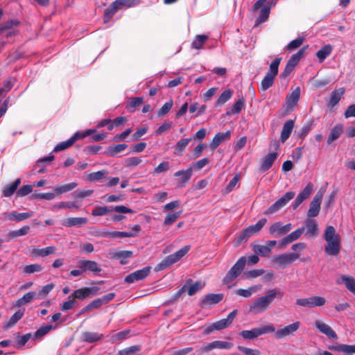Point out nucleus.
Masks as SVG:
<instances>
[{
	"mask_svg": "<svg viewBox=\"0 0 355 355\" xmlns=\"http://www.w3.org/2000/svg\"><path fill=\"white\" fill-rule=\"evenodd\" d=\"M223 298V295L218 294H208L204 296L201 301V306H205L207 305H213L220 302Z\"/></svg>",
	"mask_w": 355,
	"mask_h": 355,
	"instance_id": "nucleus-25",
	"label": "nucleus"
},
{
	"mask_svg": "<svg viewBox=\"0 0 355 355\" xmlns=\"http://www.w3.org/2000/svg\"><path fill=\"white\" fill-rule=\"evenodd\" d=\"M87 223V218L84 217H71L63 220L62 224L66 227H80Z\"/></svg>",
	"mask_w": 355,
	"mask_h": 355,
	"instance_id": "nucleus-26",
	"label": "nucleus"
},
{
	"mask_svg": "<svg viewBox=\"0 0 355 355\" xmlns=\"http://www.w3.org/2000/svg\"><path fill=\"white\" fill-rule=\"evenodd\" d=\"M53 328V327L51 324L42 326L36 331V332L35 333V336L37 338L42 337L46 334H48Z\"/></svg>",
	"mask_w": 355,
	"mask_h": 355,
	"instance_id": "nucleus-63",
	"label": "nucleus"
},
{
	"mask_svg": "<svg viewBox=\"0 0 355 355\" xmlns=\"http://www.w3.org/2000/svg\"><path fill=\"white\" fill-rule=\"evenodd\" d=\"M21 183V179L17 178L12 183L6 185L3 190V196L5 197L11 196L17 190Z\"/></svg>",
	"mask_w": 355,
	"mask_h": 355,
	"instance_id": "nucleus-34",
	"label": "nucleus"
},
{
	"mask_svg": "<svg viewBox=\"0 0 355 355\" xmlns=\"http://www.w3.org/2000/svg\"><path fill=\"white\" fill-rule=\"evenodd\" d=\"M304 231L305 228L304 227L297 229L294 232H291L286 236L282 239L279 241V244L284 247L286 246L289 243H291L292 242L300 239L302 234L304 232Z\"/></svg>",
	"mask_w": 355,
	"mask_h": 355,
	"instance_id": "nucleus-19",
	"label": "nucleus"
},
{
	"mask_svg": "<svg viewBox=\"0 0 355 355\" xmlns=\"http://www.w3.org/2000/svg\"><path fill=\"white\" fill-rule=\"evenodd\" d=\"M343 131V127L342 125H335L330 132L329 137L327 139V144H330L336 139H338Z\"/></svg>",
	"mask_w": 355,
	"mask_h": 355,
	"instance_id": "nucleus-39",
	"label": "nucleus"
},
{
	"mask_svg": "<svg viewBox=\"0 0 355 355\" xmlns=\"http://www.w3.org/2000/svg\"><path fill=\"white\" fill-rule=\"evenodd\" d=\"M128 146L125 144L110 146L106 148L105 154L109 157H114L118 153L123 151L127 148Z\"/></svg>",
	"mask_w": 355,
	"mask_h": 355,
	"instance_id": "nucleus-35",
	"label": "nucleus"
},
{
	"mask_svg": "<svg viewBox=\"0 0 355 355\" xmlns=\"http://www.w3.org/2000/svg\"><path fill=\"white\" fill-rule=\"evenodd\" d=\"M331 50L332 48L330 45H325L321 49H320L316 53V55L320 62L324 61V59L330 55Z\"/></svg>",
	"mask_w": 355,
	"mask_h": 355,
	"instance_id": "nucleus-51",
	"label": "nucleus"
},
{
	"mask_svg": "<svg viewBox=\"0 0 355 355\" xmlns=\"http://www.w3.org/2000/svg\"><path fill=\"white\" fill-rule=\"evenodd\" d=\"M19 24V22L18 20H10L6 22L0 27V36H2L5 31L12 30V28L18 26Z\"/></svg>",
	"mask_w": 355,
	"mask_h": 355,
	"instance_id": "nucleus-59",
	"label": "nucleus"
},
{
	"mask_svg": "<svg viewBox=\"0 0 355 355\" xmlns=\"http://www.w3.org/2000/svg\"><path fill=\"white\" fill-rule=\"evenodd\" d=\"M78 266L79 268L83 269L84 272L87 270L93 272H100L101 271V268L94 261H80L78 262Z\"/></svg>",
	"mask_w": 355,
	"mask_h": 355,
	"instance_id": "nucleus-22",
	"label": "nucleus"
},
{
	"mask_svg": "<svg viewBox=\"0 0 355 355\" xmlns=\"http://www.w3.org/2000/svg\"><path fill=\"white\" fill-rule=\"evenodd\" d=\"M36 297H37V293L35 292H34V291L28 292V293H26L25 295H24V296L18 299L15 302L14 306L20 307L23 305H25L26 304L31 302L34 298H36Z\"/></svg>",
	"mask_w": 355,
	"mask_h": 355,
	"instance_id": "nucleus-38",
	"label": "nucleus"
},
{
	"mask_svg": "<svg viewBox=\"0 0 355 355\" xmlns=\"http://www.w3.org/2000/svg\"><path fill=\"white\" fill-rule=\"evenodd\" d=\"M293 128V120H288L287 121L285 122L281 132L280 140L282 142H285L289 138Z\"/></svg>",
	"mask_w": 355,
	"mask_h": 355,
	"instance_id": "nucleus-30",
	"label": "nucleus"
},
{
	"mask_svg": "<svg viewBox=\"0 0 355 355\" xmlns=\"http://www.w3.org/2000/svg\"><path fill=\"white\" fill-rule=\"evenodd\" d=\"M281 60L282 58H277L270 64L269 69L261 83V89L263 91L267 90L274 84Z\"/></svg>",
	"mask_w": 355,
	"mask_h": 355,
	"instance_id": "nucleus-4",
	"label": "nucleus"
},
{
	"mask_svg": "<svg viewBox=\"0 0 355 355\" xmlns=\"http://www.w3.org/2000/svg\"><path fill=\"white\" fill-rule=\"evenodd\" d=\"M345 92V89L343 87H340L333 91L330 96L329 106L331 107L336 106L340 101L342 96L344 95Z\"/></svg>",
	"mask_w": 355,
	"mask_h": 355,
	"instance_id": "nucleus-31",
	"label": "nucleus"
},
{
	"mask_svg": "<svg viewBox=\"0 0 355 355\" xmlns=\"http://www.w3.org/2000/svg\"><path fill=\"white\" fill-rule=\"evenodd\" d=\"M300 325L299 321L295 322L283 328L278 329L275 334V338L281 339L294 334L297 331Z\"/></svg>",
	"mask_w": 355,
	"mask_h": 355,
	"instance_id": "nucleus-12",
	"label": "nucleus"
},
{
	"mask_svg": "<svg viewBox=\"0 0 355 355\" xmlns=\"http://www.w3.org/2000/svg\"><path fill=\"white\" fill-rule=\"evenodd\" d=\"M300 255L296 253H286L273 257L272 261L284 268L297 260Z\"/></svg>",
	"mask_w": 355,
	"mask_h": 355,
	"instance_id": "nucleus-11",
	"label": "nucleus"
},
{
	"mask_svg": "<svg viewBox=\"0 0 355 355\" xmlns=\"http://www.w3.org/2000/svg\"><path fill=\"white\" fill-rule=\"evenodd\" d=\"M55 287V285L53 283L46 284L42 286L37 295L36 298L42 299L45 297Z\"/></svg>",
	"mask_w": 355,
	"mask_h": 355,
	"instance_id": "nucleus-53",
	"label": "nucleus"
},
{
	"mask_svg": "<svg viewBox=\"0 0 355 355\" xmlns=\"http://www.w3.org/2000/svg\"><path fill=\"white\" fill-rule=\"evenodd\" d=\"M300 96V88L296 87L290 94H288L286 99L287 108L292 109L297 104Z\"/></svg>",
	"mask_w": 355,
	"mask_h": 355,
	"instance_id": "nucleus-24",
	"label": "nucleus"
},
{
	"mask_svg": "<svg viewBox=\"0 0 355 355\" xmlns=\"http://www.w3.org/2000/svg\"><path fill=\"white\" fill-rule=\"evenodd\" d=\"M233 94V91L231 89L225 90L218 97L217 104L223 105L230 100Z\"/></svg>",
	"mask_w": 355,
	"mask_h": 355,
	"instance_id": "nucleus-56",
	"label": "nucleus"
},
{
	"mask_svg": "<svg viewBox=\"0 0 355 355\" xmlns=\"http://www.w3.org/2000/svg\"><path fill=\"white\" fill-rule=\"evenodd\" d=\"M257 329H258L259 336H261V335L266 334H269V333H275V332H276L275 327L274 324L272 323L268 324L266 325H263V326L257 328Z\"/></svg>",
	"mask_w": 355,
	"mask_h": 355,
	"instance_id": "nucleus-58",
	"label": "nucleus"
},
{
	"mask_svg": "<svg viewBox=\"0 0 355 355\" xmlns=\"http://www.w3.org/2000/svg\"><path fill=\"white\" fill-rule=\"evenodd\" d=\"M331 350H336L346 354L355 353V345H349L345 344H341L336 347H329Z\"/></svg>",
	"mask_w": 355,
	"mask_h": 355,
	"instance_id": "nucleus-46",
	"label": "nucleus"
},
{
	"mask_svg": "<svg viewBox=\"0 0 355 355\" xmlns=\"http://www.w3.org/2000/svg\"><path fill=\"white\" fill-rule=\"evenodd\" d=\"M77 185L78 184L76 182H71L64 185L57 186L54 187L53 191L56 194L60 195L73 190Z\"/></svg>",
	"mask_w": 355,
	"mask_h": 355,
	"instance_id": "nucleus-42",
	"label": "nucleus"
},
{
	"mask_svg": "<svg viewBox=\"0 0 355 355\" xmlns=\"http://www.w3.org/2000/svg\"><path fill=\"white\" fill-rule=\"evenodd\" d=\"M55 251L56 247L51 245L44 248H35L32 250L31 254L35 257H45L50 254H55Z\"/></svg>",
	"mask_w": 355,
	"mask_h": 355,
	"instance_id": "nucleus-28",
	"label": "nucleus"
},
{
	"mask_svg": "<svg viewBox=\"0 0 355 355\" xmlns=\"http://www.w3.org/2000/svg\"><path fill=\"white\" fill-rule=\"evenodd\" d=\"M338 284H344L345 288L355 295V279L349 275H342L336 280Z\"/></svg>",
	"mask_w": 355,
	"mask_h": 355,
	"instance_id": "nucleus-21",
	"label": "nucleus"
},
{
	"mask_svg": "<svg viewBox=\"0 0 355 355\" xmlns=\"http://www.w3.org/2000/svg\"><path fill=\"white\" fill-rule=\"evenodd\" d=\"M323 194L321 192H318L311 202L309 209L308 210L307 216L310 218L317 216L320 210V205L322 202Z\"/></svg>",
	"mask_w": 355,
	"mask_h": 355,
	"instance_id": "nucleus-13",
	"label": "nucleus"
},
{
	"mask_svg": "<svg viewBox=\"0 0 355 355\" xmlns=\"http://www.w3.org/2000/svg\"><path fill=\"white\" fill-rule=\"evenodd\" d=\"M315 325L317 329L322 334L327 336L329 338L337 339L338 336L332 328L327 324L320 320H315Z\"/></svg>",
	"mask_w": 355,
	"mask_h": 355,
	"instance_id": "nucleus-16",
	"label": "nucleus"
},
{
	"mask_svg": "<svg viewBox=\"0 0 355 355\" xmlns=\"http://www.w3.org/2000/svg\"><path fill=\"white\" fill-rule=\"evenodd\" d=\"M136 3V0H116L109 8L105 10L104 21L107 22L118 10L123 7H131Z\"/></svg>",
	"mask_w": 355,
	"mask_h": 355,
	"instance_id": "nucleus-6",
	"label": "nucleus"
},
{
	"mask_svg": "<svg viewBox=\"0 0 355 355\" xmlns=\"http://www.w3.org/2000/svg\"><path fill=\"white\" fill-rule=\"evenodd\" d=\"M104 338L103 334L98 332L85 331L82 334V339L84 342L92 343L98 341Z\"/></svg>",
	"mask_w": 355,
	"mask_h": 355,
	"instance_id": "nucleus-33",
	"label": "nucleus"
},
{
	"mask_svg": "<svg viewBox=\"0 0 355 355\" xmlns=\"http://www.w3.org/2000/svg\"><path fill=\"white\" fill-rule=\"evenodd\" d=\"M246 263V258L241 257L236 262V263L228 271L225 277L223 279V282L225 284H227L233 282L236 277H238L243 270Z\"/></svg>",
	"mask_w": 355,
	"mask_h": 355,
	"instance_id": "nucleus-7",
	"label": "nucleus"
},
{
	"mask_svg": "<svg viewBox=\"0 0 355 355\" xmlns=\"http://www.w3.org/2000/svg\"><path fill=\"white\" fill-rule=\"evenodd\" d=\"M192 167L188 168L187 170H180L175 173V177H180L178 180L179 185L184 184L188 182L192 175Z\"/></svg>",
	"mask_w": 355,
	"mask_h": 355,
	"instance_id": "nucleus-32",
	"label": "nucleus"
},
{
	"mask_svg": "<svg viewBox=\"0 0 355 355\" xmlns=\"http://www.w3.org/2000/svg\"><path fill=\"white\" fill-rule=\"evenodd\" d=\"M43 270V267L38 263H34L26 266L24 268V272L28 274H32L36 272H40Z\"/></svg>",
	"mask_w": 355,
	"mask_h": 355,
	"instance_id": "nucleus-60",
	"label": "nucleus"
},
{
	"mask_svg": "<svg viewBox=\"0 0 355 355\" xmlns=\"http://www.w3.org/2000/svg\"><path fill=\"white\" fill-rule=\"evenodd\" d=\"M306 47L307 46L303 47L302 49H300L297 53L293 54L288 60V63L292 64L293 67H295L304 55Z\"/></svg>",
	"mask_w": 355,
	"mask_h": 355,
	"instance_id": "nucleus-52",
	"label": "nucleus"
},
{
	"mask_svg": "<svg viewBox=\"0 0 355 355\" xmlns=\"http://www.w3.org/2000/svg\"><path fill=\"white\" fill-rule=\"evenodd\" d=\"M98 291L97 287H84L74 291L71 296L75 299L83 300Z\"/></svg>",
	"mask_w": 355,
	"mask_h": 355,
	"instance_id": "nucleus-18",
	"label": "nucleus"
},
{
	"mask_svg": "<svg viewBox=\"0 0 355 355\" xmlns=\"http://www.w3.org/2000/svg\"><path fill=\"white\" fill-rule=\"evenodd\" d=\"M191 248L190 245H185L182 247L181 249L175 252V253L168 255L166 258H164L159 263H158L155 270V271H161L163 270L173 263L178 262L189 251Z\"/></svg>",
	"mask_w": 355,
	"mask_h": 355,
	"instance_id": "nucleus-3",
	"label": "nucleus"
},
{
	"mask_svg": "<svg viewBox=\"0 0 355 355\" xmlns=\"http://www.w3.org/2000/svg\"><path fill=\"white\" fill-rule=\"evenodd\" d=\"M55 197V194L54 193H33L31 196L33 199H44L47 200H51L54 199Z\"/></svg>",
	"mask_w": 355,
	"mask_h": 355,
	"instance_id": "nucleus-62",
	"label": "nucleus"
},
{
	"mask_svg": "<svg viewBox=\"0 0 355 355\" xmlns=\"http://www.w3.org/2000/svg\"><path fill=\"white\" fill-rule=\"evenodd\" d=\"M313 191V184L309 183L304 189L298 194L297 197L303 202L304 200L308 198L311 194Z\"/></svg>",
	"mask_w": 355,
	"mask_h": 355,
	"instance_id": "nucleus-55",
	"label": "nucleus"
},
{
	"mask_svg": "<svg viewBox=\"0 0 355 355\" xmlns=\"http://www.w3.org/2000/svg\"><path fill=\"white\" fill-rule=\"evenodd\" d=\"M78 139V134H74L71 137L65 141L59 143L55 148L54 151L58 152L64 149L68 148L72 146L76 141Z\"/></svg>",
	"mask_w": 355,
	"mask_h": 355,
	"instance_id": "nucleus-36",
	"label": "nucleus"
},
{
	"mask_svg": "<svg viewBox=\"0 0 355 355\" xmlns=\"http://www.w3.org/2000/svg\"><path fill=\"white\" fill-rule=\"evenodd\" d=\"M277 157V153L274 152L268 154L266 157H264L262 159V162L260 167V171L261 172H265L268 171L274 162Z\"/></svg>",
	"mask_w": 355,
	"mask_h": 355,
	"instance_id": "nucleus-29",
	"label": "nucleus"
},
{
	"mask_svg": "<svg viewBox=\"0 0 355 355\" xmlns=\"http://www.w3.org/2000/svg\"><path fill=\"white\" fill-rule=\"evenodd\" d=\"M324 239L327 242V245L324 246L326 254L330 256H337L341 248V239L340 235L336 233L334 227L329 225L326 227Z\"/></svg>",
	"mask_w": 355,
	"mask_h": 355,
	"instance_id": "nucleus-2",
	"label": "nucleus"
},
{
	"mask_svg": "<svg viewBox=\"0 0 355 355\" xmlns=\"http://www.w3.org/2000/svg\"><path fill=\"white\" fill-rule=\"evenodd\" d=\"M110 211H112L111 208L110 209L105 206H98L92 210V214L94 216H104Z\"/></svg>",
	"mask_w": 355,
	"mask_h": 355,
	"instance_id": "nucleus-57",
	"label": "nucleus"
},
{
	"mask_svg": "<svg viewBox=\"0 0 355 355\" xmlns=\"http://www.w3.org/2000/svg\"><path fill=\"white\" fill-rule=\"evenodd\" d=\"M24 311L19 310L16 311L6 323L5 327L8 329L13 327L24 315Z\"/></svg>",
	"mask_w": 355,
	"mask_h": 355,
	"instance_id": "nucleus-44",
	"label": "nucleus"
},
{
	"mask_svg": "<svg viewBox=\"0 0 355 355\" xmlns=\"http://www.w3.org/2000/svg\"><path fill=\"white\" fill-rule=\"evenodd\" d=\"M141 349L140 345H132L118 352V355H132Z\"/></svg>",
	"mask_w": 355,
	"mask_h": 355,
	"instance_id": "nucleus-54",
	"label": "nucleus"
},
{
	"mask_svg": "<svg viewBox=\"0 0 355 355\" xmlns=\"http://www.w3.org/2000/svg\"><path fill=\"white\" fill-rule=\"evenodd\" d=\"M207 40L208 37L206 35H197L191 43V48L195 49H202Z\"/></svg>",
	"mask_w": 355,
	"mask_h": 355,
	"instance_id": "nucleus-43",
	"label": "nucleus"
},
{
	"mask_svg": "<svg viewBox=\"0 0 355 355\" xmlns=\"http://www.w3.org/2000/svg\"><path fill=\"white\" fill-rule=\"evenodd\" d=\"M79 208V206L74 202H61L57 205H54L51 207V210L56 211L62 209Z\"/></svg>",
	"mask_w": 355,
	"mask_h": 355,
	"instance_id": "nucleus-48",
	"label": "nucleus"
},
{
	"mask_svg": "<svg viewBox=\"0 0 355 355\" xmlns=\"http://www.w3.org/2000/svg\"><path fill=\"white\" fill-rule=\"evenodd\" d=\"M33 212L18 213L17 211L6 212L3 214L4 218L15 222H20L33 216Z\"/></svg>",
	"mask_w": 355,
	"mask_h": 355,
	"instance_id": "nucleus-20",
	"label": "nucleus"
},
{
	"mask_svg": "<svg viewBox=\"0 0 355 355\" xmlns=\"http://www.w3.org/2000/svg\"><path fill=\"white\" fill-rule=\"evenodd\" d=\"M284 292L280 289L269 290L266 295L258 297L250 305L249 311L253 314H259L265 312L270 306L273 300L277 297H282Z\"/></svg>",
	"mask_w": 355,
	"mask_h": 355,
	"instance_id": "nucleus-1",
	"label": "nucleus"
},
{
	"mask_svg": "<svg viewBox=\"0 0 355 355\" xmlns=\"http://www.w3.org/2000/svg\"><path fill=\"white\" fill-rule=\"evenodd\" d=\"M252 250L261 257H268L271 252L270 246H266V245H254L252 246Z\"/></svg>",
	"mask_w": 355,
	"mask_h": 355,
	"instance_id": "nucleus-47",
	"label": "nucleus"
},
{
	"mask_svg": "<svg viewBox=\"0 0 355 355\" xmlns=\"http://www.w3.org/2000/svg\"><path fill=\"white\" fill-rule=\"evenodd\" d=\"M261 285H254L248 288V289L240 288L236 291V293L239 296L248 298L250 297L252 295V293H254L257 291H259L261 288Z\"/></svg>",
	"mask_w": 355,
	"mask_h": 355,
	"instance_id": "nucleus-40",
	"label": "nucleus"
},
{
	"mask_svg": "<svg viewBox=\"0 0 355 355\" xmlns=\"http://www.w3.org/2000/svg\"><path fill=\"white\" fill-rule=\"evenodd\" d=\"M266 1V0H258L253 6V9L254 10L261 8L260 15L257 19V24L266 21L268 18L270 7H268L264 5Z\"/></svg>",
	"mask_w": 355,
	"mask_h": 355,
	"instance_id": "nucleus-14",
	"label": "nucleus"
},
{
	"mask_svg": "<svg viewBox=\"0 0 355 355\" xmlns=\"http://www.w3.org/2000/svg\"><path fill=\"white\" fill-rule=\"evenodd\" d=\"M293 228L291 223L283 225L281 222H275L269 228V233L275 236L279 237L288 234Z\"/></svg>",
	"mask_w": 355,
	"mask_h": 355,
	"instance_id": "nucleus-10",
	"label": "nucleus"
},
{
	"mask_svg": "<svg viewBox=\"0 0 355 355\" xmlns=\"http://www.w3.org/2000/svg\"><path fill=\"white\" fill-rule=\"evenodd\" d=\"M173 105V102L172 100H169L168 101L166 102L158 111L159 116H163L166 114L172 108Z\"/></svg>",
	"mask_w": 355,
	"mask_h": 355,
	"instance_id": "nucleus-64",
	"label": "nucleus"
},
{
	"mask_svg": "<svg viewBox=\"0 0 355 355\" xmlns=\"http://www.w3.org/2000/svg\"><path fill=\"white\" fill-rule=\"evenodd\" d=\"M231 132L227 130L225 132H218L213 138L210 146L212 149H216L221 143L230 139Z\"/></svg>",
	"mask_w": 355,
	"mask_h": 355,
	"instance_id": "nucleus-23",
	"label": "nucleus"
},
{
	"mask_svg": "<svg viewBox=\"0 0 355 355\" xmlns=\"http://www.w3.org/2000/svg\"><path fill=\"white\" fill-rule=\"evenodd\" d=\"M305 235L309 238L316 237L318 234V226L316 221L314 219L308 218L305 220Z\"/></svg>",
	"mask_w": 355,
	"mask_h": 355,
	"instance_id": "nucleus-17",
	"label": "nucleus"
},
{
	"mask_svg": "<svg viewBox=\"0 0 355 355\" xmlns=\"http://www.w3.org/2000/svg\"><path fill=\"white\" fill-rule=\"evenodd\" d=\"M150 267H145L141 270H138L127 275L125 277V282L127 283H134L135 282L144 279L150 273Z\"/></svg>",
	"mask_w": 355,
	"mask_h": 355,
	"instance_id": "nucleus-15",
	"label": "nucleus"
},
{
	"mask_svg": "<svg viewBox=\"0 0 355 355\" xmlns=\"http://www.w3.org/2000/svg\"><path fill=\"white\" fill-rule=\"evenodd\" d=\"M191 141V138L182 139L177 142L175 146L174 154L175 155H182V152L185 150L189 143Z\"/></svg>",
	"mask_w": 355,
	"mask_h": 355,
	"instance_id": "nucleus-41",
	"label": "nucleus"
},
{
	"mask_svg": "<svg viewBox=\"0 0 355 355\" xmlns=\"http://www.w3.org/2000/svg\"><path fill=\"white\" fill-rule=\"evenodd\" d=\"M205 286V284L200 281L196 282L195 283H193V284H191L190 286L187 285V290L188 291V295L189 296L193 295L198 291L203 288Z\"/></svg>",
	"mask_w": 355,
	"mask_h": 355,
	"instance_id": "nucleus-49",
	"label": "nucleus"
},
{
	"mask_svg": "<svg viewBox=\"0 0 355 355\" xmlns=\"http://www.w3.org/2000/svg\"><path fill=\"white\" fill-rule=\"evenodd\" d=\"M240 335L246 340H253L259 336L257 328L242 331Z\"/></svg>",
	"mask_w": 355,
	"mask_h": 355,
	"instance_id": "nucleus-50",
	"label": "nucleus"
},
{
	"mask_svg": "<svg viewBox=\"0 0 355 355\" xmlns=\"http://www.w3.org/2000/svg\"><path fill=\"white\" fill-rule=\"evenodd\" d=\"M304 38L303 37H297L295 40H292L286 46V49L290 51H293L300 47L303 43Z\"/></svg>",
	"mask_w": 355,
	"mask_h": 355,
	"instance_id": "nucleus-61",
	"label": "nucleus"
},
{
	"mask_svg": "<svg viewBox=\"0 0 355 355\" xmlns=\"http://www.w3.org/2000/svg\"><path fill=\"white\" fill-rule=\"evenodd\" d=\"M245 106V99L241 97L233 105V107L227 111L226 115L231 116L239 114Z\"/></svg>",
	"mask_w": 355,
	"mask_h": 355,
	"instance_id": "nucleus-37",
	"label": "nucleus"
},
{
	"mask_svg": "<svg viewBox=\"0 0 355 355\" xmlns=\"http://www.w3.org/2000/svg\"><path fill=\"white\" fill-rule=\"evenodd\" d=\"M100 235L103 237L115 239V238L133 237V236H135L137 234L132 232L104 231V232H102L100 234Z\"/></svg>",
	"mask_w": 355,
	"mask_h": 355,
	"instance_id": "nucleus-27",
	"label": "nucleus"
},
{
	"mask_svg": "<svg viewBox=\"0 0 355 355\" xmlns=\"http://www.w3.org/2000/svg\"><path fill=\"white\" fill-rule=\"evenodd\" d=\"M325 303V299L321 296H311L306 298H299L296 300V304L306 308L322 306Z\"/></svg>",
	"mask_w": 355,
	"mask_h": 355,
	"instance_id": "nucleus-9",
	"label": "nucleus"
},
{
	"mask_svg": "<svg viewBox=\"0 0 355 355\" xmlns=\"http://www.w3.org/2000/svg\"><path fill=\"white\" fill-rule=\"evenodd\" d=\"M295 195V193L293 191L286 192L282 197L278 199L267 210H266L264 214L268 215L278 211L280 209L284 207L291 199H293Z\"/></svg>",
	"mask_w": 355,
	"mask_h": 355,
	"instance_id": "nucleus-8",
	"label": "nucleus"
},
{
	"mask_svg": "<svg viewBox=\"0 0 355 355\" xmlns=\"http://www.w3.org/2000/svg\"><path fill=\"white\" fill-rule=\"evenodd\" d=\"M182 215V211L171 212L166 215L163 222V226H169L175 223Z\"/></svg>",
	"mask_w": 355,
	"mask_h": 355,
	"instance_id": "nucleus-45",
	"label": "nucleus"
},
{
	"mask_svg": "<svg viewBox=\"0 0 355 355\" xmlns=\"http://www.w3.org/2000/svg\"><path fill=\"white\" fill-rule=\"evenodd\" d=\"M266 218H261L255 225H250L243 230L236 239V243L239 245L243 242H245L250 236L257 234L266 225Z\"/></svg>",
	"mask_w": 355,
	"mask_h": 355,
	"instance_id": "nucleus-5",
	"label": "nucleus"
}]
</instances>
